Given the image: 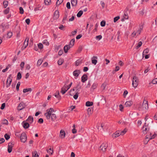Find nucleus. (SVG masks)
I'll return each instance as SVG.
<instances>
[{"label":"nucleus","instance_id":"f257e3e1","mask_svg":"<svg viewBox=\"0 0 157 157\" xmlns=\"http://www.w3.org/2000/svg\"><path fill=\"white\" fill-rule=\"evenodd\" d=\"M55 111L53 109H48L46 110V113H45L44 115L46 118L49 120L50 119L51 115Z\"/></svg>","mask_w":157,"mask_h":157},{"label":"nucleus","instance_id":"f03ea898","mask_svg":"<svg viewBox=\"0 0 157 157\" xmlns=\"http://www.w3.org/2000/svg\"><path fill=\"white\" fill-rule=\"evenodd\" d=\"M139 84V78L136 76L133 77L132 80V86L135 88H136Z\"/></svg>","mask_w":157,"mask_h":157},{"label":"nucleus","instance_id":"7ed1b4c3","mask_svg":"<svg viewBox=\"0 0 157 157\" xmlns=\"http://www.w3.org/2000/svg\"><path fill=\"white\" fill-rule=\"evenodd\" d=\"M21 140L23 143L26 142L27 140V136L25 132H23L21 133L20 136Z\"/></svg>","mask_w":157,"mask_h":157},{"label":"nucleus","instance_id":"20e7f679","mask_svg":"<svg viewBox=\"0 0 157 157\" xmlns=\"http://www.w3.org/2000/svg\"><path fill=\"white\" fill-rule=\"evenodd\" d=\"M108 147V144L106 143L102 144L100 147V150L102 151L103 152H105L106 151V149Z\"/></svg>","mask_w":157,"mask_h":157},{"label":"nucleus","instance_id":"39448f33","mask_svg":"<svg viewBox=\"0 0 157 157\" xmlns=\"http://www.w3.org/2000/svg\"><path fill=\"white\" fill-rule=\"evenodd\" d=\"M12 81V77H11V75H9L6 81L7 87H8L9 86H10Z\"/></svg>","mask_w":157,"mask_h":157},{"label":"nucleus","instance_id":"423d86ee","mask_svg":"<svg viewBox=\"0 0 157 157\" xmlns=\"http://www.w3.org/2000/svg\"><path fill=\"white\" fill-rule=\"evenodd\" d=\"M14 143L13 142L9 143L8 146V151L9 153H10L12 151V148L13 146Z\"/></svg>","mask_w":157,"mask_h":157},{"label":"nucleus","instance_id":"0eeeda50","mask_svg":"<svg viewBox=\"0 0 157 157\" xmlns=\"http://www.w3.org/2000/svg\"><path fill=\"white\" fill-rule=\"evenodd\" d=\"M66 135L65 132L62 129L60 132L59 137L61 139H63L65 138Z\"/></svg>","mask_w":157,"mask_h":157},{"label":"nucleus","instance_id":"6e6552de","mask_svg":"<svg viewBox=\"0 0 157 157\" xmlns=\"http://www.w3.org/2000/svg\"><path fill=\"white\" fill-rule=\"evenodd\" d=\"M59 17V12L58 10H56L54 13L53 16V19L54 20H57Z\"/></svg>","mask_w":157,"mask_h":157},{"label":"nucleus","instance_id":"1a4fd4ad","mask_svg":"<svg viewBox=\"0 0 157 157\" xmlns=\"http://www.w3.org/2000/svg\"><path fill=\"white\" fill-rule=\"evenodd\" d=\"M68 90L67 89V87L64 86L61 88V92L62 94H64Z\"/></svg>","mask_w":157,"mask_h":157},{"label":"nucleus","instance_id":"9d476101","mask_svg":"<svg viewBox=\"0 0 157 157\" xmlns=\"http://www.w3.org/2000/svg\"><path fill=\"white\" fill-rule=\"evenodd\" d=\"M80 73V70H76L73 71V75L74 76L77 77L78 76Z\"/></svg>","mask_w":157,"mask_h":157},{"label":"nucleus","instance_id":"9b49d317","mask_svg":"<svg viewBox=\"0 0 157 157\" xmlns=\"http://www.w3.org/2000/svg\"><path fill=\"white\" fill-rule=\"evenodd\" d=\"M120 135H121V134L120 132L117 131L112 134V137L113 138H115Z\"/></svg>","mask_w":157,"mask_h":157},{"label":"nucleus","instance_id":"f8f14e48","mask_svg":"<svg viewBox=\"0 0 157 157\" xmlns=\"http://www.w3.org/2000/svg\"><path fill=\"white\" fill-rule=\"evenodd\" d=\"M133 104V102L132 101H127L125 104V107H130Z\"/></svg>","mask_w":157,"mask_h":157},{"label":"nucleus","instance_id":"ddd939ff","mask_svg":"<svg viewBox=\"0 0 157 157\" xmlns=\"http://www.w3.org/2000/svg\"><path fill=\"white\" fill-rule=\"evenodd\" d=\"M88 77L86 74L83 75L81 78V81L82 82H84L87 80Z\"/></svg>","mask_w":157,"mask_h":157},{"label":"nucleus","instance_id":"4468645a","mask_svg":"<svg viewBox=\"0 0 157 157\" xmlns=\"http://www.w3.org/2000/svg\"><path fill=\"white\" fill-rule=\"evenodd\" d=\"M71 47L69 46V45H65L64 47V52L66 53L68 52V50H69Z\"/></svg>","mask_w":157,"mask_h":157},{"label":"nucleus","instance_id":"2eb2a0df","mask_svg":"<svg viewBox=\"0 0 157 157\" xmlns=\"http://www.w3.org/2000/svg\"><path fill=\"white\" fill-rule=\"evenodd\" d=\"M142 107L143 108H148V106L147 101L144 100L142 104Z\"/></svg>","mask_w":157,"mask_h":157},{"label":"nucleus","instance_id":"dca6fc26","mask_svg":"<svg viewBox=\"0 0 157 157\" xmlns=\"http://www.w3.org/2000/svg\"><path fill=\"white\" fill-rule=\"evenodd\" d=\"M29 40V38L27 37L25 39V40L24 42V49L26 48L28 44V42Z\"/></svg>","mask_w":157,"mask_h":157},{"label":"nucleus","instance_id":"f3484780","mask_svg":"<svg viewBox=\"0 0 157 157\" xmlns=\"http://www.w3.org/2000/svg\"><path fill=\"white\" fill-rule=\"evenodd\" d=\"M86 111L87 112L88 115L90 116L91 115L93 112V109H87Z\"/></svg>","mask_w":157,"mask_h":157},{"label":"nucleus","instance_id":"a211bd4d","mask_svg":"<svg viewBox=\"0 0 157 157\" xmlns=\"http://www.w3.org/2000/svg\"><path fill=\"white\" fill-rule=\"evenodd\" d=\"M124 109H114L113 110L114 112H116L117 113H120V112H123Z\"/></svg>","mask_w":157,"mask_h":157},{"label":"nucleus","instance_id":"6ab92c4d","mask_svg":"<svg viewBox=\"0 0 157 157\" xmlns=\"http://www.w3.org/2000/svg\"><path fill=\"white\" fill-rule=\"evenodd\" d=\"M104 127V124L103 123L99 124L98 126V130H101L103 129V127Z\"/></svg>","mask_w":157,"mask_h":157},{"label":"nucleus","instance_id":"aec40b11","mask_svg":"<svg viewBox=\"0 0 157 157\" xmlns=\"http://www.w3.org/2000/svg\"><path fill=\"white\" fill-rule=\"evenodd\" d=\"M29 126V124L28 123L23 122V126L25 129L28 128Z\"/></svg>","mask_w":157,"mask_h":157},{"label":"nucleus","instance_id":"412c9836","mask_svg":"<svg viewBox=\"0 0 157 157\" xmlns=\"http://www.w3.org/2000/svg\"><path fill=\"white\" fill-rule=\"evenodd\" d=\"M29 123L31 124L32 123L33 121V118L31 116H29L27 120Z\"/></svg>","mask_w":157,"mask_h":157},{"label":"nucleus","instance_id":"4be33fe9","mask_svg":"<svg viewBox=\"0 0 157 157\" xmlns=\"http://www.w3.org/2000/svg\"><path fill=\"white\" fill-rule=\"evenodd\" d=\"M81 87V86H80L79 84H78L77 85L76 87L77 92H79L82 90Z\"/></svg>","mask_w":157,"mask_h":157},{"label":"nucleus","instance_id":"5701e85b","mask_svg":"<svg viewBox=\"0 0 157 157\" xmlns=\"http://www.w3.org/2000/svg\"><path fill=\"white\" fill-rule=\"evenodd\" d=\"M93 104V103L92 101H87L86 103V106L87 107H89L92 106Z\"/></svg>","mask_w":157,"mask_h":157},{"label":"nucleus","instance_id":"b1692460","mask_svg":"<svg viewBox=\"0 0 157 157\" xmlns=\"http://www.w3.org/2000/svg\"><path fill=\"white\" fill-rule=\"evenodd\" d=\"M26 104L24 103L23 102H21L20 103L18 106V107L21 108H25L26 107Z\"/></svg>","mask_w":157,"mask_h":157},{"label":"nucleus","instance_id":"393cba45","mask_svg":"<svg viewBox=\"0 0 157 157\" xmlns=\"http://www.w3.org/2000/svg\"><path fill=\"white\" fill-rule=\"evenodd\" d=\"M77 0H71V5L72 6H76L77 4Z\"/></svg>","mask_w":157,"mask_h":157},{"label":"nucleus","instance_id":"a878e982","mask_svg":"<svg viewBox=\"0 0 157 157\" xmlns=\"http://www.w3.org/2000/svg\"><path fill=\"white\" fill-rule=\"evenodd\" d=\"M93 58H95V59H97V57L96 56H94L92 58V63L94 64V65H96V64L97 63V60L95 59H93Z\"/></svg>","mask_w":157,"mask_h":157},{"label":"nucleus","instance_id":"bb28decb","mask_svg":"<svg viewBox=\"0 0 157 157\" xmlns=\"http://www.w3.org/2000/svg\"><path fill=\"white\" fill-rule=\"evenodd\" d=\"M75 42V40L74 39H72L70 41L69 46L72 47L74 45Z\"/></svg>","mask_w":157,"mask_h":157},{"label":"nucleus","instance_id":"cd10ccee","mask_svg":"<svg viewBox=\"0 0 157 157\" xmlns=\"http://www.w3.org/2000/svg\"><path fill=\"white\" fill-rule=\"evenodd\" d=\"M149 52V50L148 48H147L144 50L143 53V57L145 55L147 54Z\"/></svg>","mask_w":157,"mask_h":157},{"label":"nucleus","instance_id":"c85d7f7f","mask_svg":"<svg viewBox=\"0 0 157 157\" xmlns=\"http://www.w3.org/2000/svg\"><path fill=\"white\" fill-rule=\"evenodd\" d=\"M51 118L52 121H54L56 119V116L55 114L53 113L51 116Z\"/></svg>","mask_w":157,"mask_h":157},{"label":"nucleus","instance_id":"c756f323","mask_svg":"<svg viewBox=\"0 0 157 157\" xmlns=\"http://www.w3.org/2000/svg\"><path fill=\"white\" fill-rule=\"evenodd\" d=\"M32 91V89L31 88L25 89L23 90V92L25 93L29 91L31 92Z\"/></svg>","mask_w":157,"mask_h":157},{"label":"nucleus","instance_id":"7c9ffc66","mask_svg":"<svg viewBox=\"0 0 157 157\" xmlns=\"http://www.w3.org/2000/svg\"><path fill=\"white\" fill-rule=\"evenodd\" d=\"M64 62V60L63 59H59L57 62L58 64L59 65H61Z\"/></svg>","mask_w":157,"mask_h":157},{"label":"nucleus","instance_id":"2f4dec72","mask_svg":"<svg viewBox=\"0 0 157 157\" xmlns=\"http://www.w3.org/2000/svg\"><path fill=\"white\" fill-rule=\"evenodd\" d=\"M127 129L126 128H125L123 130L121 131L120 132V134H121V135H124L126 133V132H127Z\"/></svg>","mask_w":157,"mask_h":157},{"label":"nucleus","instance_id":"473e14b6","mask_svg":"<svg viewBox=\"0 0 157 157\" xmlns=\"http://www.w3.org/2000/svg\"><path fill=\"white\" fill-rule=\"evenodd\" d=\"M107 84L105 83H103L101 86V88L103 90H105V89L106 87Z\"/></svg>","mask_w":157,"mask_h":157},{"label":"nucleus","instance_id":"72a5a7b5","mask_svg":"<svg viewBox=\"0 0 157 157\" xmlns=\"http://www.w3.org/2000/svg\"><path fill=\"white\" fill-rule=\"evenodd\" d=\"M2 124L8 125V121L6 119H4L2 121Z\"/></svg>","mask_w":157,"mask_h":157},{"label":"nucleus","instance_id":"f704fd0d","mask_svg":"<svg viewBox=\"0 0 157 157\" xmlns=\"http://www.w3.org/2000/svg\"><path fill=\"white\" fill-rule=\"evenodd\" d=\"M33 157H38L39 155H38L37 152L35 151L32 153Z\"/></svg>","mask_w":157,"mask_h":157},{"label":"nucleus","instance_id":"c9c22d12","mask_svg":"<svg viewBox=\"0 0 157 157\" xmlns=\"http://www.w3.org/2000/svg\"><path fill=\"white\" fill-rule=\"evenodd\" d=\"M149 130V128H148V127H145V128L143 129V132L144 134H146Z\"/></svg>","mask_w":157,"mask_h":157},{"label":"nucleus","instance_id":"e433bc0d","mask_svg":"<svg viewBox=\"0 0 157 157\" xmlns=\"http://www.w3.org/2000/svg\"><path fill=\"white\" fill-rule=\"evenodd\" d=\"M21 78V73L20 72H18L17 73V80H20Z\"/></svg>","mask_w":157,"mask_h":157},{"label":"nucleus","instance_id":"4c0bfd02","mask_svg":"<svg viewBox=\"0 0 157 157\" xmlns=\"http://www.w3.org/2000/svg\"><path fill=\"white\" fill-rule=\"evenodd\" d=\"M67 13H65V16L63 17V21H62L63 23H65V21L67 20Z\"/></svg>","mask_w":157,"mask_h":157},{"label":"nucleus","instance_id":"58836bf2","mask_svg":"<svg viewBox=\"0 0 157 157\" xmlns=\"http://www.w3.org/2000/svg\"><path fill=\"white\" fill-rule=\"evenodd\" d=\"M82 13H83V11L82 10H80L78 13L77 16L78 17H79L81 16V15H82Z\"/></svg>","mask_w":157,"mask_h":157},{"label":"nucleus","instance_id":"ea45409f","mask_svg":"<svg viewBox=\"0 0 157 157\" xmlns=\"http://www.w3.org/2000/svg\"><path fill=\"white\" fill-rule=\"evenodd\" d=\"M59 91H56V94H54L55 96L57 98H59V97L60 98V96L59 95Z\"/></svg>","mask_w":157,"mask_h":157},{"label":"nucleus","instance_id":"a19ab883","mask_svg":"<svg viewBox=\"0 0 157 157\" xmlns=\"http://www.w3.org/2000/svg\"><path fill=\"white\" fill-rule=\"evenodd\" d=\"M43 61L42 59H40L38 60L37 63V66H39L42 63Z\"/></svg>","mask_w":157,"mask_h":157},{"label":"nucleus","instance_id":"79ce46f5","mask_svg":"<svg viewBox=\"0 0 157 157\" xmlns=\"http://www.w3.org/2000/svg\"><path fill=\"white\" fill-rule=\"evenodd\" d=\"M142 43L141 41L139 42L138 44L137 45L136 47V48L138 49L142 45Z\"/></svg>","mask_w":157,"mask_h":157},{"label":"nucleus","instance_id":"37998d69","mask_svg":"<svg viewBox=\"0 0 157 157\" xmlns=\"http://www.w3.org/2000/svg\"><path fill=\"white\" fill-rule=\"evenodd\" d=\"M12 33L10 31L7 33V37L9 38H10L12 36Z\"/></svg>","mask_w":157,"mask_h":157},{"label":"nucleus","instance_id":"c03bdc74","mask_svg":"<svg viewBox=\"0 0 157 157\" xmlns=\"http://www.w3.org/2000/svg\"><path fill=\"white\" fill-rule=\"evenodd\" d=\"M4 137L6 140H8L10 138V136L7 134H5L4 135Z\"/></svg>","mask_w":157,"mask_h":157},{"label":"nucleus","instance_id":"a18cd8bd","mask_svg":"<svg viewBox=\"0 0 157 157\" xmlns=\"http://www.w3.org/2000/svg\"><path fill=\"white\" fill-rule=\"evenodd\" d=\"M8 3V1H4L3 2V4L4 6H5V8H6V7L7 6Z\"/></svg>","mask_w":157,"mask_h":157},{"label":"nucleus","instance_id":"49530a36","mask_svg":"<svg viewBox=\"0 0 157 157\" xmlns=\"http://www.w3.org/2000/svg\"><path fill=\"white\" fill-rule=\"evenodd\" d=\"M47 151L49 154H50L51 155H52L53 152V151L52 149L51 148H50L48 150H47Z\"/></svg>","mask_w":157,"mask_h":157},{"label":"nucleus","instance_id":"de8ad7c7","mask_svg":"<svg viewBox=\"0 0 157 157\" xmlns=\"http://www.w3.org/2000/svg\"><path fill=\"white\" fill-rule=\"evenodd\" d=\"M79 94V92H76L75 95H74L73 97L75 99H77L78 97V94Z\"/></svg>","mask_w":157,"mask_h":157},{"label":"nucleus","instance_id":"09e8293b","mask_svg":"<svg viewBox=\"0 0 157 157\" xmlns=\"http://www.w3.org/2000/svg\"><path fill=\"white\" fill-rule=\"evenodd\" d=\"M11 65L10 64H9L8 66L6 67V69H4L2 70V71L3 72H6L9 69V67H10Z\"/></svg>","mask_w":157,"mask_h":157},{"label":"nucleus","instance_id":"8fccbe9b","mask_svg":"<svg viewBox=\"0 0 157 157\" xmlns=\"http://www.w3.org/2000/svg\"><path fill=\"white\" fill-rule=\"evenodd\" d=\"M51 2V0H45L44 3L46 5H48Z\"/></svg>","mask_w":157,"mask_h":157},{"label":"nucleus","instance_id":"3c124183","mask_svg":"<svg viewBox=\"0 0 157 157\" xmlns=\"http://www.w3.org/2000/svg\"><path fill=\"white\" fill-rule=\"evenodd\" d=\"M42 43L46 45H49V43L46 40H44L42 42Z\"/></svg>","mask_w":157,"mask_h":157},{"label":"nucleus","instance_id":"603ef678","mask_svg":"<svg viewBox=\"0 0 157 157\" xmlns=\"http://www.w3.org/2000/svg\"><path fill=\"white\" fill-rule=\"evenodd\" d=\"M81 61L79 60H78L75 63V65L76 66H78L80 63H81Z\"/></svg>","mask_w":157,"mask_h":157},{"label":"nucleus","instance_id":"864d4df0","mask_svg":"<svg viewBox=\"0 0 157 157\" xmlns=\"http://www.w3.org/2000/svg\"><path fill=\"white\" fill-rule=\"evenodd\" d=\"M118 123L120 124H126V123L125 122L123 121L122 120H120L118 122Z\"/></svg>","mask_w":157,"mask_h":157},{"label":"nucleus","instance_id":"5fc2aeb1","mask_svg":"<svg viewBox=\"0 0 157 157\" xmlns=\"http://www.w3.org/2000/svg\"><path fill=\"white\" fill-rule=\"evenodd\" d=\"M10 9L9 8H7L4 11V13L5 14H7L9 13Z\"/></svg>","mask_w":157,"mask_h":157},{"label":"nucleus","instance_id":"6e6d98bb","mask_svg":"<svg viewBox=\"0 0 157 157\" xmlns=\"http://www.w3.org/2000/svg\"><path fill=\"white\" fill-rule=\"evenodd\" d=\"M120 19L119 16H117L114 18V22H116Z\"/></svg>","mask_w":157,"mask_h":157},{"label":"nucleus","instance_id":"4d7b16f0","mask_svg":"<svg viewBox=\"0 0 157 157\" xmlns=\"http://www.w3.org/2000/svg\"><path fill=\"white\" fill-rule=\"evenodd\" d=\"M20 13L21 14H22L24 13V10L22 7H21L19 8Z\"/></svg>","mask_w":157,"mask_h":157},{"label":"nucleus","instance_id":"13d9d810","mask_svg":"<svg viewBox=\"0 0 157 157\" xmlns=\"http://www.w3.org/2000/svg\"><path fill=\"white\" fill-rule=\"evenodd\" d=\"M20 84H21L20 82H18V83H17V84L16 86V90L17 91H18L19 90V87L20 86Z\"/></svg>","mask_w":157,"mask_h":157},{"label":"nucleus","instance_id":"bf43d9fd","mask_svg":"<svg viewBox=\"0 0 157 157\" xmlns=\"http://www.w3.org/2000/svg\"><path fill=\"white\" fill-rule=\"evenodd\" d=\"M63 0H58L56 4L57 5H59L63 2Z\"/></svg>","mask_w":157,"mask_h":157},{"label":"nucleus","instance_id":"052dcab7","mask_svg":"<svg viewBox=\"0 0 157 157\" xmlns=\"http://www.w3.org/2000/svg\"><path fill=\"white\" fill-rule=\"evenodd\" d=\"M152 83L153 84H157V78L153 79L152 81Z\"/></svg>","mask_w":157,"mask_h":157},{"label":"nucleus","instance_id":"680f3d73","mask_svg":"<svg viewBox=\"0 0 157 157\" xmlns=\"http://www.w3.org/2000/svg\"><path fill=\"white\" fill-rule=\"evenodd\" d=\"M66 7L68 9H71V5L70 2H67L66 4Z\"/></svg>","mask_w":157,"mask_h":157},{"label":"nucleus","instance_id":"e2e57ef3","mask_svg":"<svg viewBox=\"0 0 157 157\" xmlns=\"http://www.w3.org/2000/svg\"><path fill=\"white\" fill-rule=\"evenodd\" d=\"M105 22L104 21H102L101 22V25L102 27H104L105 25Z\"/></svg>","mask_w":157,"mask_h":157},{"label":"nucleus","instance_id":"0e129e2a","mask_svg":"<svg viewBox=\"0 0 157 157\" xmlns=\"http://www.w3.org/2000/svg\"><path fill=\"white\" fill-rule=\"evenodd\" d=\"M98 25L97 24H96L95 25V28L93 30V33H95V32H96L97 31V28H98Z\"/></svg>","mask_w":157,"mask_h":157},{"label":"nucleus","instance_id":"69168bd1","mask_svg":"<svg viewBox=\"0 0 157 157\" xmlns=\"http://www.w3.org/2000/svg\"><path fill=\"white\" fill-rule=\"evenodd\" d=\"M38 47L39 48L42 49L43 48V46L42 44L40 43L38 44Z\"/></svg>","mask_w":157,"mask_h":157},{"label":"nucleus","instance_id":"338daca9","mask_svg":"<svg viewBox=\"0 0 157 157\" xmlns=\"http://www.w3.org/2000/svg\"><path fill=\"white\" fill-rule=\"evenodd\" d=\"M24 65H25L24 62H21L20 65V66L21 67L22 69L24 68Z\"/></svg>","mask_w":157,"mask_h":157},{"label":"nucleus","instance_id":"774afa93","mask_svg":"<svg viewBox=\"0 0 157 157\" xmlns=\"http://www.w3.org/2000/svg\"><path fill=\"white\" fill-rule=\"evenodd\" d=\"M30 66L29 64H26L25 66V68L26 70H29L30 68Z\"/></svg>","mask_w":157,"mask_h":157}]
</instances>
